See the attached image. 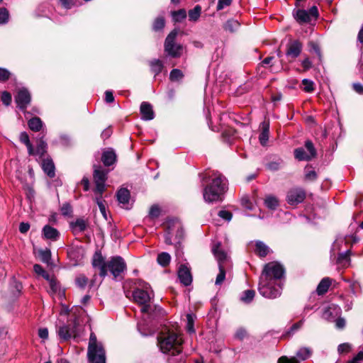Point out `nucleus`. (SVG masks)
<instances>
[{
  "mask_svg": "<svg viewBox=\"0 0 363 363\" xmlns=\"http://www.w3.org/2000/svg\"><path fill=\"white\" fill-rule=\"evenodd\" d=\"M38 255L40 260L46 264H49L51 259V252L49 249L40 250Z\"/></svg>",
  "mask_w": 363,
  "mask_h": 363,
  "instance_id": "42",
  "label": "nucleus"
},
{
  "mask_svg": "<svg viewBox=\"0 0 363 363\" xmlns=\"http://www.w3.org/2000/svg\"><path fill=\"white\" fill-rule=\"evenodd\" d=\"M88 359L91 363H106V352L101 342H98L94 333H91L89 337Z\"/></svg>",
  "mask_w": 363,
  "mask_h": 363,
  "instance_id": "6",
  "label": "nucleus"
},
{
  "mask_svg": "<svg viewBox=\"0 0 363 363\" xmlns=\"http://www.w3.org/2000/svg\"><path fill=\"white\" fill-rule=\"evenodd\" d=\"M42 233L45 239L50 240L51 241H57L60 238L59 231L49 225L43 227Z\"/></svg>",
  "mask_w": 363,
  "mask_h": 363,
  "instance_id": "22",
  "label": "nucleus"
},
{
  "mask_svg": "<svg viewBox=\"0 0 363 363\" xmlns=\"http://www.w3.org/2000/svg\"><path fill=\"white\" fill-rule=\"evenodd\" d=\"M1 99L4 104L9 106L11 103V95L8 91H3L1 94Z\"/></svg>",
  "mask_w": 363,
  "mask_h": 363,
  "instance_id": "53",
  "label": "nucleus"
},
{
  "mask_svg": "<svg viewBox=\"0 0 363 363\" xmlns=\"http://www.w3.org/2000/svg\"><path fill=\"white\" fill-rule=\"evenodd\" d=\"M137 286L133 296L137 303L143 306L140 311L143 315V320L138 323V329L143 335L146 336L154 333V329L150 328L146 319H154L157 315L156 311L160 313L162 308L155 306V310H152L150 301L154 297V292L148 283L139 280Z\"/></svg>",
  "mask_w": 363,
  "mask_h": 363,
  "instance_id": "1",
  "label": "nucleus"
},
{
  "mask_svg": "<svg viewBox=\"0 0 363 363\" xmlns=\"http://www.w3.org/2000/svg\"><path fill=\"white\" fill-rule=\"evenodd\" d=\"M164 26V19L162 17H158L153 23V29L155 31L162 30Z\"/></svg>",
  "mask_w": 363,
  "mask_h": 363,
  "instance_id": "52",
  "label": "nucleus"
},
{
  "mask_svg": "<svg viewBox=\"0 0 363 363\" xmlns=\"http://www.w3.org/2000/svg\"><path fill=\"white\" fill-rule=\"evenodd\" d=\"M303 320H301L298 322L294 323L290 328V330L289 331V333H294L295 331L298 330L299 328H301L303 325Z\"/></svg>",
  "mask_w": 363,
  "mask_h": 363,
  "instance_id": "59",
  "label": "nucleus"
},
{
  "mask_svg": "<svg viewBox=\"0 0 363 363\" xmlns=\"http://www.w3.org/2000/svg\"><path fill=\"white\" fill-rule=\"evenodd\" d=\"M306 198L305 191L301 188L290 189L286 195V201L290 205H296L303 201Z\"/></svg>",
  "mask_w": 363,
  "mask_h": 363,
  "instance_id": "14",
  "label": "nucleus"
},
{
  "mask_svg": "<svg viewBox=\"0 0 363 363\" xmlns=\"http://www.w3.org/2000/svg\"><path fill=\"white\" fill-rule=\"evenodd\" d=\"M92 265L99 270V275L104 278L107 275L108 261L105 262L104 258L99 252H96L93 256Z\"/></svg>",
  "mask_w": 363,
  "mask_h": 363,
  "instance_id": "15",
  "label": "nucleus"
},
{
  "mask_svg": "<svg viewBox=\"0 0 363 363\" xmlns=\"http://www.w3.org/2000/svg\"><path fill=\"white\" fill-rule=\"evenodd\" d=\"M56 333L59 338L62 341L77 337L79 333L78 320L77 318L69 320L66 323L57 325Z\"/></svg>",
  "mask_w": 363,
  "mask_h": 363,
  "instance_id": "8",
  "label": "nucleus"
},
{
  "mask_svg": "<svg viewBox=\"0 0 363 363\" xmlns=\"http://www.w3.org/2000/svg\"><path fill=\"white\" fill-rule=\"evenodd\" d=\"M38 336L43 340L48 338V330L46 328H41L38 330Z\"/></svg>",
  "mask_w": 363,
  "mask_h": 363,
  "instance_id": "61",
  "label": "nucleus"
},
{
  "mask_svg": "<svg viewBox=\"0 0 363 363\" xmlns=\"http://www.w3.org/2000/svg\"><path fill=\"white\" fill-rule=\"evenodd\" d=\"M94 182L95 188L94 191L96 194L101 196L106 190V181L107 179L108 172L103 169L100 166L94 167Z\"/></svg>",
  "mask_w": 363,
  "mask_h": 363,
  "instance_id": "10",
  "label": "nucleus"
},
{
  "mask_svg": "<svg viewBox=\"0 0 363 363\" xmlns=\"http://www.w3.org/2000/svg\"><path fill=\"white\" fill-rule=\"evenodd\" d=\"M201 6L196 5L193 9L189 11V20L193 22L197 21L201 16Z\"/></svg>",
  "mask_w": 363,
  "mask_h": 363,
  "instance_id": "36",
  "label": "nucleus"
},
{
  "mask_svg": "<svg viewBox=\"0 0 363 363\" xmlns=\"http://www.w3.org/2000/svg\"><path fill=\"white\" fill-rule=\"evenodd\" d=\"M308 12L310 13V18L312 20V18H316L318 16V11L316 6H312Z\"/></svg>",
  "mask_w": 363,
  "mask_h": 363,
  "instance_id": "62",
  "label": "nucleus"
},
{
  "mask_svg": "<svg viewBox=\"0 0 363 363\" xmlns=\"http://www.w3.org/2000/svg\"><path fill=\"white\" fill-rule=\"evenodd\" d=\"M157 260L160 265L162 267H166L169 264L171 257L169 254L167 252H162L158 255Z\"/></svg>",
  "mask_w": 363,
  "mask_h": 363,
  "instance_id": "39",
  "label": "nucleus"
},
{
  "mask_svg": "<svg viewBox=\"0 0 363 363\" xmlns=\"http://www.w3.org/2000/svg\"><path fill=\"white\" fill-rule=\"evenodd\" d=\"M95 201L97 203L101 214L105 218H106V207L102 199V195L100 196L99 194H96Z\"/></svg>",
  "mask_w": 363,
  "mask_h": 363,
  "instance_id": "47",
  "label": "nucleus"
},
{
  "mask_svg": "<svg viewBox=\"0 0 363 363\" xmlns=\"http://www.w3.org/2000/svg\"><path fill=\"white\" fill-rule=\"evenodd\" d=\"M350 252L349 250H347L345 252L340 253L337 259V262L342 265L348 263L350 261Z\"/></svg>",
  "mask_w": 363,
  "mask_h": 363,
  "instance_id": "46",
  "label": "nucleus"
},
{
  "mask_svg": "<svg viewBox=\"0 0 363 363\" xmlns=\"http://www.w3.org/2000/svg\"><path fill=\"white\" fill-rule=\"evenodd\" d=\"M218 216L227 221H230L233 217V215L230 211L225 210L220 211L218 212Z\"/></svg>",
  "mask_w": 363,
  "mask_h": 363,
  "instance_id": "56",
  "label": "nucleus"
},
{
  "mask_svg": "<svg viewBox=\"0 0 363 363\" xmlns=\"http://www.w3.org/2000/svg\"><path fill=\"white\" fill-rule=\"evenodd\" d=\"M335 326L338 329H342L345 326V320L342 318H338L335 320Z\"/></svg>",
  "mask_w": 363,
  "mask_h": 363,
  "instance_id": "64",
  "label": "nucleus"
},
{
  "mask_svg": "<svg viewBox=\"0 0 363 363\" xmlns=\"http://www.w3.org/2000/svg\"><path fill=\"white\" fill-rule=\"evenodd\" d=\"M160 215V208L157 205H153L150 207L148 216L145 220H154L157 218Z\"/></svg>",
  "mask_w": 363,
  "mask_h": 363,
  "instance_id": "41",
  "label": "nucleus"
},
{
  "mask_svg": "<svg viewBox=\"0 0 363 363\" xmlns=\"http://www.w3.org/2000/svg\"><path fill=\"white\" fill-rule=\"evenodd\" d=\"M317 178V174L315 170L308 168L306 166L305 168V179L308 181H314Z\"/></svg>",
  "mask_w": 363,
  "mask_h": 363,
  "instance_id": "49",
  "label": "nucleus"
},
{
  "mask_svg": "<svg viewBox=\"0 0 363 363\" xmlns=\"http://www.w3.org/2000/svg\"><path fill=\"white\" fill-rule=\"evenodd\" d=\"M255 295V292L254 290H245L242 292L240 300L245 303H249L253 300Z\"/></svg>",
  "mask_w": 363,
  "mask_h": 363,
  "instance_id": "40",
  "label": "nucleus"
},
{
  "mask_svg": "<svg viewBox=\"0 0 363 363\" xmlns=\"http://www.w3.org/2000/svg\"><path fill=\"white\" fill-rule=\"evenodd\" d=\"M264 204L268 208L274 210L279 206V201L275 196L269 195L264 199Z\"/></svg>",
  "mask_w": 363,
  "mask_h": 363,
  "instance_id": "38",
  "label": "nucleus"
},
{
  "mask_svg": "<svg viewBox=\"0 0 363 363\" xmlns=\"http://www.w3.org/2000/svg\"><path fill=\"white\" fill-rule=\"evenodd\" d=\"M255 252L259 257H264L269 252V247L262 241L255 242Z\"/></svg>",
  "mask_w": 363,
  "mask_h": 363,
  "instance_id": "28",
  "label": "nucleus"
},
{
  "mask_svg": "<svg viewBox=\"0 0 363 363\" xmlns=\"http://www.w3.org/2000/svg\"><path fill=\"white\" fill-rule=\"evenodd\" d=\"M150 70L154 73L155 77L159 74L164 67L163 62L158 59H155L150 62Z\"/></svg>",
  "mask_w": 363,
  "mask_h": 363,
  "instance_id": "30",
  "label": "nucleus"
},
{
  "mask_svg": "<svg viewBox=\"0 0 363 363\" xmlns=\"http://www.w3.org/2000/svg\"><path fill=\"white\" fill-rule=\"evenodd\" d=\"M87 226V221L83 218H77L75 221L70 223V227L74 233L84 232Z\"/></svg>",
  "mask_w": 363,
  "mask_h": 363,
  "instance_id": "25",
  "label": "nucleus"
},
{
  "mask_svg": "<svg viewBox=\"0 0 363 363\" xmlns=\"http://www.w3.org/2000/svg\"><path fill=\"white\" fill-rule=\"evenodd\" d=\"M157 339L160 350L171 356L169 363H184L181 355L183 338L180 333L168 330L162 333Z\"/></svg>",
  "mask_w": 363,
  "mask_h": 363,
  "instance_id": "2",
  "label": "nucleus"
},
{
  "mask_svg": "<svg viewBox=\"0 0 363 363\" xmlns=\"http://www.w3.org/2000/svg\"><path fill=\"white\" fill-rule=\"evenodd\" d=\"M28 127L33 131H39L43 126V121L38 117H33L28 122Z\"/></svg>",
  "mask_w": 363,
  "mask_h": 363,
  "instance_id": "32",
  "label": "nucleus"
},
{
  "mask_svg": "<svg viewBox=\"0 0 363 363\" xmlns=\"http://www.w3.org/2000/svg\"><path fill=\"white\" fill-rule=\"evenodd\" d=\"M261 132L259 135V141L262 146H265L269 140V122L264 121L260 124Z\"/></svg>",
  "mask_w": 363,
  "mask_h": 363,
  "instance_id": "23",
  "label": "nucleus"
},
{
  "mask_svg": "<svg viewBox=\"0 0 363 363\" xmlns=\"http://www.w3.org/2000/svg\"><path fill=\"white\" fill-rule=\"evenodd\" d=\"M303 85V90L307 93H311L314 91V82L308 79H303L302 80Z\"/></svg>",
  "mask_w": 363,
  "mask_h": 363,
  "instance_id": "45",
  "label": "nucleus"
},
{
  "mask_svg": "<svg viewBox=\"0 0 363 363\" xmlns=\"http://www.w3.org/2000/svg\"><path fill=\"white\" fill-rule=\"evenodd\" d=\"M350 348H351V346L350 344L342 343L338 346L337 350H338L339 353L342 354V353L348 352L350 351Z\"/></svg>",
  "mask_w": 363,
  "mask_h": 363,
  "instance_id": "58",
  "label": "nucleus"
},
{
  "mask_svg": "<svg viewBox=\"0 0 363 363\" xmlns=\"http://www.w3.org/2000/svg\"><path fill=\"white\" fill-rule=\"evenodd\" d=\"M9 13L6 8L0 9V25L6 24L9 21Z\"/></svg>",
  "mask_w": 363,
  "mask_h": 363,
  "instance_id": "50",
  "label": "nucleus"
},
{
  "mask_svg": "<svg viewBox=\"0 0 363 363\" xmlns=\"http://www.w3.org/2000/svg\"><path fill=\"white\" fill-rule=\"evenodd\" d=\"M202 180L208 179V183L203 190V197L205 202L211 203L222 201L223 196L228 189V180L218 172H213L211 175L209 174H202Z\"/></svg>",
  "mask_w": 363,
  "mask_h": 363,
  "instance_id": "3",
  "label": "nucleus"
},
{
  "mask_svg": "<svg viewBox=\"0 0 363 363\" xmlns=\"http://www.w3.org/2000/svg\"><path fill=\"white\" fill-rule=\"evenodd\" d=\"M41 167L43 172L50 178L55 176V167L52 160L50 157L42 159Z\"/></svg>",
  "mask_w": 363,
  "mask_h": 363,
  "instance_id": "20",
  "label": "nucleus"
},
{
  "mask_svg": "<svg viewBox=\"0 0 363 363\" xmlns=\"http://www.w3.org/2000/svg\"><path fill=\"white\" fill-rule=\"evenodd\" d=\"M20 140L21 143L26 145L28 149V152L29 155L34 154V149L32 144L30 142L29 136L26 132H23L20 135Z\"/></svg>",
  "mask_w": 363,
  "mask_h": 363,
  "instance_id": "34",
  "label": "nucleus"
},
{
  "mask_svg": "<svg viewBox=\"0 0 363 363\" xmlns=\"http://www.w3.org/2000/svg\"><path fill=\"white\" fill-rule=\"evenodd\" d=\"M284 268L280 263L271 262L264 265L260 277L262 279L266 278L267 279H270V281L283 283L282 279L284 277Z\"/></svg>",
  "mask_w": 363,
  "mask_h": 363,
  "instance_id": "7",
  "label": "nucleus"
},
{
  "mask_svg": "<svg viewBox=\"0 0 363 363\" xmlns=\"http://www.w3.org/2000/svg\"><path fill=\"white\" fill-rule=\"evenodd\" d=\"M172 19L174 22H182L186 18V12L184 9H179L178 11H174L171 13Z\"/></svg>",
  "mask_w": 363,
  "mask_h": 363,
  "instance_id": "35",
  "label": "nucleus"
},
{
  "mask_svg": "<svg viewBox=\"0 0 363 363\" xmlns=\"http://www.w3.org/2000/svg\"><path fill=\"white\" fill-rule=\"evenodd\" d=\"M49 284H50V289L52 290V291L54 293L57 292L59 289L57 282L54 279H51L49 281Z\"/></svg>",
  "mask_w": 363,
  "mask_h": 363,
  "instance_id": "63",
  "label": "nucleus"
},
{
  "mask_svg": "<svg viewBox=\"0 0 363 363\" xmlns=\"http://www.w3.org/2000/svg\"><path fill=\"white\" fill-rule=\"evenodd\" d=\"M130 198V191L127 189L122 188L117 192V199L119 203L122 204L124 207L128 205Z\"/></svg>",
  "mask_w": 363,
  "mask_h": 363,
  "instance_id": "26",
  "label": "nucleus"
},
{
  "mask_svg": "<svg viewBox=\"0 0 363 363\" xmlns=\"http://www.w3.org/2000/svg\"><path fill=\"white\" fill-rule=\"evenodd\" d=\"M178 277L180 282L184 286H189L192 282V276L189 268L185 265L182 264L178 270Z\"/></svg>",
  "mask_w": 363,
  "mask_h": 363,
  "instance_id": "17",
  "label": "nucleus"
},
{
  "mask_svg": "<svg viewBox=\"0 0 363 363\" xmlns=\"http://www.w3.org/2000/svg\"><path fill=\"white\" fill-rule=\"evenodd\" d=\"M302 48V43L300 41L294 40L289 43L286 55L288 57L295 59L301 54Z\"/></svg>",
  "mask_w": 363,
  "mask_h": 363,
  "instance_id": "18",
  "label": "nucleus"
},
{
  "mask_svg": "<svg viewBox=\"0 0 363 363\" xmlns=\"http://www.w3.org/2000/svg\"><path fill=\"white\" fill-rule=\"evenodd\" d=\"M11 72L5 69L0 67V82H5L9 79Z\"/></svg>",
  "mask_w": 363,
  "mask_h": 363,
  "instance_id": "54",
  "label": "nucleus"
},
{
  "mask_svg": "<svg viewBox=\"0 0 363 363\" xmlns=\"http://www.w3.org/2000/svg\"><path fill=\"white\" fill-rule=\"evenodd\" d=\"M294 16L299 23H308L311 21L310 13L306 10L298 9L294 11Z\"/></svg>",
  "mask_w": 363,
  "mask_h": 363,
  "instance_id": "27",
  "label": "nucleus"
},
{
  "mask_svg": "<svg viewBox=\"0 0 363 363\" xmlns=\"http://www.w3.org/2000/svg\"><path fill=\"white\" fill-rule=\"evenodd\" d=\"M232 0H218L217 11L223 10L225 7L231 4Z\"/></svg>",
  "mask_w": 363,
  "mask_h": 363,
  "instance_id": "55",
  "label": "nucleus"
},
{
  "mask_svg": "<svg viewBox=\"0 0 363 363\" xmlns=\"http://www.w3.org/2000/svg\"><path fill=\"white\" fill-rule=\"evenodd\" d=\"M184 74L179 69H173L169 73V79L172 82H178L183 79Z\"/></svg>",
  "mask_w": 363,
  "mask_h": 363,
  "instance_id": "43",
  "label": "nucleus"
},
{
  "mask_svg": "<svg viewBox=\"0 0 363 363\" xmlns=\"http://www.w3.org/2000/svg\"><path fill=\"white\" fill-rule=\"evenodd\" d=\"M30 94L29 91L25 88L19 89L15 96V101L17 104V106L22 111L27 108L30 102Z\"/></svg>",
  "mask_w": 363,
  "mask_h": 363,
  "instance_id": "16",
  "label": "nucleus"
},
{
  "mask_svg": "<svg viewBox=\"0 0 363 363\" xmlns=\"http://www.w3.org/2000/svg\"><path fill=\"white\" fill-rule=\"evenodd\" d=\"M278 363H298V361L294 357L288 358L286 356H283L279 359Z\"/></svg>",
  "mask_w": 363,
  "mask_h": 363,
  "instance_id": "57",
  "label": "nucleus"
},
{
  "mask_svg": "<svg viewBox=\"0 0 363 363\" xmlns=\"http://www.w3.org/2000/svg\"><path fill=\"white\" fill-rule=\"evenodd\" d=\"M247 335V332L246 330L242 328H238L235 333V337L239 339V340H243V338L246 336Z\"/></svg>",
  "mask_w": 363,
  "mask_h": 363,
  "instance_id": "60",
  "label": "nucleus"
},
{
  "mask_svg": "<svg viewBox=\"0 0 363 363\" xmlns=\"http://www.w3.org/2000/svg\"><path fill=\"white\" fill-rule=\"evenodd\" d=\"M312 354V350L309 347H301L296 352V357L301 361L306 360Z\"/></svg>",
  "mask_w": 363,
  "mask_h": 363,
  "instance_id": "37",
  "label": "nucleus"
},
{
  "mask_svg": "<svg viewBox=\"0 0 363 363\" xmlns=\"http://www.w3.org/2000/svg\"><path fill=\"white\" fill-rule=\"evenodd\" d=\"M305 147L308 153L303 147H298L294 150V157L298 161H309L316 155V150L311 140H306Z\"/></svg>",
  "mask_w": 363,
  "mask_h": 363,
  "instance_id": "12",
  "label": "nucleus"
},
{
  "mask_svg": "<svg viewBox=\"0 0 363 363\" xmlns=\"http://www.w3.org/2000/svg\"><path fill=\"white\" fill-rule=\"evenodd\" d=\"M76 285L80 289H84L87 285L88 279L83 274H80L75 279Z\"/></svg>",
  "mask_w": 363,
  "mask_h": 363,
  "instance_id": "48",
  "label": "nucleus"
},
{
  "mask_svg": "<svg viewBox=\"0 0 363 363\" xmlns=\"http://www.w3.org/2000/svg\"><path fill=\"white\" fill-rule=\"evenodd\" d=\"M283 283L262 279L260 277L258 291L261 296L267 298H276L281 294Z\"/></svg>",
  "mask_w": 363,
  "mask_h": 363,
  "instance_id": "5",
  "label": "nucleus"
},
{
  "mask_svg": "<svg viewBox=\"0 0 363 363\" xmlns=\"http://www.w3.org/2000/svg\"><path fill=\"white\" fill-rule=\"evenodd\" d=\"M341 309L335 304H331L325 308L323 312L322 317L323 319L332 321L340 314Z\"/></svg>",
  "mask_w": 363,
  "mask_h": 363,
  "instance_id": "19",
  "label": "nucleus"
},
{
  "mask_svg": "<svg viewBox=\"0 0 363 363\" xmlns=\"http://www.w3.org/2000/svg\"><path fill=\"white\" fill-rule=\"evenodd\" d=\"M116 159V155L113 150L107 149L103 152L101 156V160L105 166H111L115 162Z\"/></svg>",
  "mask_w": 363,
  "mask_h": 363,
  "instance_id": "24",
  "label": "nucleus"
},
{
  "mask_svg": "<svg viewBox=\"0 0 363 363\" xmlns=\"http://www.w3.org/2000/svg\"><path fill=\"white\" fill-rule=\"evenodd\" d=\"M141 118L144 121H150L154 118L155 114L152 105L148 102H143L140 108Z\"/></svg>",
  "mask_w": 363,
  "mask_h": 363,
  "instance_id": "21",
  "label": "nucleus"
},
{
  "mask_svg": "<svg viewBox=\"0 0 363 363\" xmlns=\"http://www.w3.org/2000/svg\"><path fill=\"white\" fill-rule=\"evenodd\" d=\"M177 34V29H174L167 36L164 41V52L168 56L173 58L179 57L183 51V46L181 44H177L174 42Z\"/></svg>",
  "mask_w": 363,
  "mask_h": 363,
  "instance_id": "9",
  "label": "nucleus"
},
{
  "mask_svg": "<svg viewBox=\"0 0 363 363\" xmlns=\"http://www.w3.org/2000/svg\"><path fill=\"white\" fill-rule=\"evenodd\" d=\"M47 143L41 138L38 144L36 150H34V154L33 155H38L41 159L47 152Z\"/></svg>",
  "mask_w": 363,
  "mask_h": 363,
  "instance_id": "33",
  "label": "nucleus"
},
{
  "mask_svg": "<svg viewBox=\"0 0 363 363\" xmlns=\"http://www.w3.org/2000/svg\"><path fill=\"white\" fill-rule=\"evenodd\" d=\"M186 319H187V325H186V330L189 333H194V316L192 314H187L186 315Z\"/></svg>",
  "mask_w": 363,
  "mask_h": 363,
  "instance_id": "51",
  "label": "nucleus"
},
{
  "mask_svg": "<svg viewBox=\"0 0 363 363\" xmlns=\"http://www.w3.org/2000/svg\"><path fill=\"white\" fill-rule=\"evenodd\" d=\"M184 230L182 223L177 219L169 220L164 233V242L167 245H174L176 247L180 245L183 238Z\"/></svg>",
  "mask_w": 363,
  "mask_h": 363,
  "instance_id": "4",
  "label": "nucleus"
},
{
  "mask_svg": "<svg viewBox=\"0 0 363 363\" xmlns=\"http://www.w3.org/2000/svg\"><path fill=\"white\" fill-rule=\"evenodd\" d=\"M108 270L115 279H117L126 270V264L121 257H113L108 261Z\"/></svg>",
  "mask_w": 363,
  "mask_h": 363,
  "instance_id": "11",
  "label": "nucleus"
},
{
  "mask_svg": "<svg viewBox=\"0 0 363 363\" xmlns=\"http://www.w3.org/2000/svg\"><path fill=\"white\" fill-rule=\"evenodd\" d=\"M240 27V23L235 19L228 20L223 25V29L230 33H234L238 30Z\"/></svg>",
  "mask_w": 363,
  "mask_h": 363,
  "instance_id": "31",
  "label": "nucleus"
},
{
  "mask_svg": "<svg viewBox=\"0 0 363 363\" xmlns=\"http://www.w3.org/2000/svg\"><path fill=\"white\" fill-rule=\"evenodd\" d=\"M211 251L216 259L218 266L226 267L230 262L228 252L221 247V243L220 242H214Z\"/></svg>",
  "mask_w": 363,
  "mask_h": 363,
  "instance_id": "13",
  "label": "nucleus"
},
{
  "mask_svg": "<svg viewBox=\"0 0 363 363\" xmlns=\"http://www.w3.org/2000/svg\"><path fill=\"white\" fill-rule=\"evenodd\" d=\"M219 273L216 277L215 284L216 285H221L225 279V266H218Z\"/></svg>",
  "mask_w": 363,
  "mask_h": 363,
  "instance_id": "44",
  "label": "nucleus"
},
{
  "mask_svg": "<svg viewBox=\"0 0 363 363\" xmlns=\"http://www.w3.org/2000/svg\"><path fill=\"white\" fill-rule=\"evenodd\" d=\"M331 284V279L329 277L323 278L318 284L316 291L318 295L325 294Z\"/></svg>",
  "mask_w": 363,
  "mask_h": 363,
  "instance_id": "29",
  "label": "nucleus"
}]
</instances>
